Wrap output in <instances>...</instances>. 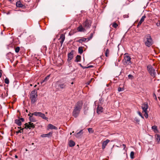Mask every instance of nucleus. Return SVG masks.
<instances>
[{
  "label": "nucleus",
  "mask_w": 160,
  "mask_h": 160,
  "mask_svg": "<svg viewBox=\"0 0 160 160\" xmlns=\"http://www.w3.org/2000/svg\"><path fill=\"white\" fill-rule=\"evenodd\" d=\"M93 66L92 65H90V66H88V67H87V68H91V67H92Z\"/></svg>",
  "instance_id": "nucleus-49"
},
{
  "label": "nucleus",
  "mask_w": 160,
  "mask_h": 160,
  "mask_svg": "<svg viewBox=\"0 0 160 160\" xmlns=\"http://www.w3.org/2000/svg\"><path fill=\"white\" fill-rule=\"evenodd\" d=\"M156 25L158 27L160 26V23L159 22H157L156 23Z\"/></svg>",
  "instance_id": "nucleus-42"
},
{
  "label": "nucleus",
  "mask_w": 160,
  "mask_h": 160,
  "mask_svg": "<svg viewBox=\"0 0 160 160\" xmlns=\"http://www.w3.org/2000/svg\"><path fill=\"white\" fill-rule=\"evenodd\" d=\"M50 76V75H49L46 77L41 82V83L42 84L43 82H47L49 79Z\"/></svg>",
  "instance_id": "nucleus-20"
},
{
  "label": "nucleus",
  "mask_w": 160,
  "mask_h": 160,
  "mask_svg": "<svg viewBox=\"0 0 160 160\" xmlns=\"http://www.w3.org/2000/svg\"><path fill=\"white\" fill-rule=\"evenodd\" d=\"M70 134L71 135L72 134V133H70Z\"/></svg>",
  "instance_id": "nucleus-64"
},
{
  "label": "nucleus",
  "mask_w": 160,
  "mask_h": 160,
  "mask_svg": "<svg viewBox=\"0 0 160 160\" xmlns=\"http://www.w3.org/2000/svg\"><path fill=\"white\" fill-rule=\"evenodd\" d=\"M33 115H32L31 116H30L29 119L30 121L32 122H35L36 121L35 118L32 116Z\"/></svg>",
  "instance_id": "nucleus-23"
},
{
  "label": "nucleus",
  "mask_w": 160,
  "mask_h": 160,
  "mask_svg": "<svg viewBox=\"0 0 160 160\" xmlns=\"http://www.w3.org/2000/svg\"><path fill=\"white\" fill-rule=\"evenodd\" d=\"M15 123L19 126H20L22 125L21 122L20 121V120L19 119L15 120Z\"/></svg>",
  "instance_id": "nucleus-21"
},
{
  "label": "nucleus",
  "mask_w": 160,
  "mask_h": 160,
  "mask_svg": "<svg viewBox=\"0 0 160 160\" xmlns=\"http://www.w3.org/2000/svg\"><path fill=\"white\" fill-rule=\"evenodd\" d=\"M32 115H35L36 116H39L42 118L43 119L47 120L48 118L45 116L44 114L40 112H36L32 114Z\"/></svg>",
  "instance_id": "nucleus-5"
},
{
  "label": "nucleus",
  "mask_w": 160,
  "mask_h": 160,
  "mask_svg": "<svg viewBox=\"0 0 160 160\" xmlns=\"http://www.w3.org/2000/svg\"><path fill=\"white\" fill-rule=\"evenodd\" d=\"M74 52V51L73 50H72L71 52L68 53V62L69 63L70 62L71 60L73 58V54Z\"/></svg>",
  "instance_id": "nucleus-8"
},
{
  "label": "nucleus",
  "mask_w": 160,
  "mask_h": 160,
  "mask_svg": "<svg viewBox=\"0 0 160 160\" xmlns=\"http://www.w3.org/2000/svg\"><path fill=\"white\" fill-rule=\"evenodd\" d=\"M138 114L142 118H144L143 116L142 115V113L140 112H138Z\"/></svg>",
  "instance_id": "nucleus-40"
},
{
  "label": "nucleus",
  "mask_w": 160,
  "mask_h": 160,
  "mask_svg": "<svg viewBox=\"0 0 160 160\" xmlns=\"http://www.w3.org/2000/svg\"><path fill=\"white\" fill-rule=\"evenodd\" d=\"M110 142V140L108 139H107L106 140L103 141L102 143V149H104L106 146L107 145L108 143Z\"/></svg>",
  "instance_id": "nucleus-11"
},
{
  "label": "nucleus",
  "mask_w": 160,
  "mask_h": 160,
  "mask_svg": "<svg viewBox=\"0 0 160 160\" xmlns=\"http://www.w3.org/2000/svg\"><path fill=\"white\" fill-rule=\"evenodd\" d=\"M84 39H85V40H86V39H86V38H85Z\"/></svg>",
  "instance_id": "nucleus-60"
},
{
  "label": "nucleus",
  "mask_w": 160,
  "mask_h": 160,
  "mask_svg": "<svg viewBox=\"0 0 160 160\" xmlns=\"http://www.w3.org/2000/svg\"><path fill=\"white\" fill-rule=\"evenodd\" d=\"M5 83L7 84H8L9 82V79L6 78L4 80Z\"/></svg>",
  "instance_id": "nucleus-32"
},
{
  "label": "nucleus",
  "mask_w": 160,
  "mask_h": 160,
  "mask_svg": "<svg viewBox=\"0 0 160 160\" xmlns=\"http://www.w3.org/2000/svg\"><path fill=\"white\" fill-rule=\"evenodd\" d=\"M22 132L21 131V130H18V131L16 132V133L17 134H18L19 133H22Z\"/></svg>",
  "instance_id": "nucleus-44"
},
{
  "label": "nucleus",
  "mask_w": 160,
  "mask_h": 160,
  "mask_svg": "<svg viewBox=\"0 0 160 160\" xmlns=\"http://www.w3.org/2000/svg\"><path fill=\"white\" fill-rule=\"evenodd\" d=\"M131 58L128 56H126L122 60L123 63L124 64L128 65L131 63Z\"/></svg>",
  "instance_id": "nucleus-6"
},
{
  "label": "nucleus",
  "mask_w": 160,
  "mask_h": 160,
  "mask_svg": "<svg viewBox=\"0 0 160 160\" xmlns=\"http://www.w3.org/2000/svg\"><path fill=\"white\" fill-rule=\"evenodd\" d=\"M118 26V24L116 22L113 23L112 24V27L116 28Z\"/></svg>",
  "instance_id": "nucleus-33"
},
{
  "label": "nucleus",
  "mask_w": 160,
  "mask_h": 160,
  "mask_svg": "<svg viewBox=\"0 0 160 160\" xmlns=\"http://www.w3.org/2000/svg\"><path fill=\"white\" fill-rule=\"evenodd\" d=\"M126 54H127V53H125L124 55H125Z\"/></svg>",
  "instance_id": "nucleus-62"
},
{
  "label": "nucleus",
  "mask_w": 160,
  "mask_h": 160,
  "mask_svg": "<svg viewBox=\"0 0 160 160\" xmlns=\"http://www.w3.org/2000/svg\"><path fill=\"white\" fill-rule=\"evenodd\" d=\"M141 24H142V23L141 22H139L137 26L138 27Z\"/></svg>",
  "instance_id": "nucleus-45"
},
{
  "label": "nucleus",
  "mask_w": 160,
  "mask_h": 160,
  "mask_svg": "<svg viewBox=\"0 0 160 160\" xmlns=\"http://www.w3.org/2000/svg\"><path fill=\"white\" fill-rule=\"evenodd\" d=\"M63 41H61L60 43H61V44H62V43L63 42Z\"/></svg>",
  "instance_id": "nucleus-51"
},
{
  "label": "nucleus",
  "mask_w": 160,
  "mask_h": 160,
  "mask_svg": "<svg viewBox=\"0 0 160 160\" xmlns=\"http://www.w3.org/2000/svg\"><path fill=\"white\" fill-rule=\"evenodd\" d=\"M91 22L90 20L87 19L83 23V27L86 29L89 28L91 26Z\"/></svg>",
  "instance_id": "nucleus-7"
},
{
  "label": "nucleus",
  "mask_w": 160,
  "mask_h": 160,
  "mask_svg": "<svg viewBox=\"0 0 160 160\" xmlns=\"http://www.w3.org/2000/svg\"><path fill=\"white\" fill-rule=\"evenodd\" d=\"M93 33H91L90 34V36L89 37L87 38V39H88V40H90V39H91L93 37Z\"/></svg>",
  "instance_id": "nucleus-37"
},
{
  "label": "nucleus",
  "mask_w": 160,
  "mask_h": 160,
  "mask_svg": "<svg viewBox=\"0 0 160 160\" xmlns=\"http://www.w3.org/2000/svg\"><path fill=\"white\" fill-rule=\"evenodd\" d=\"M82 102L80 101L78 102L75 105L72 113L73 116L75 117L76 118L78 116L82 108Z\"/></svg>",
  "instance_id": "nucleus-1"
},
{
  "label": "nucleus",
  "mask_w": 160,
  "mask_h": 160,
  "mask_svg": "<svg viewBox=\"0 0 160 160\" xmlns=\"http://www.w3.org/2000/svg\"><path fill=\"white\" fill-rule=\"evenodd\" d=\"M79 40H82V39H79Z\"/></svg>",
  "instance_id": "nucleus-61"
},
{
  "label": "nucleus",
  "mask_w": 160,
  "mask_h": 160,
  "mask_svg": "<svg viewBox=\"0 0 160 160\" xmlns=\"http://www.w3.org/2000/svg\"><path fill=\"white\" fill-rule=\"evenodd\" d=\"M155 138L157 141L159 143L160 140V135L158 134H156L155 135Z\"/></svg>",
  "instance_id": "nucleus-24"
},
{
  "label": "nucleus",
  "mask_w": 160,
  "mask_h": 160,
  "mask_svg": "<svg viewBox=\"0 0 160 160\" xmlns=\"http://www.w3.org/2000/svg\"><path fill=\"white\" fill-rule=\"evenodd\" d=\"M74 132V131H73V132H72V133H73Z\"/></svg>",
  "instance_id": "nucleus-63"
},
{
  "label": "nucleus",
  "mask_w": 160,
  "mask_h": 160,
  "mask_svg": "<svg viewBox=\"0 0 160 160\" xmlns=\"http://www.w3.org/2000/svg\"><path fill=\"white\" fill-rule=\"evenodd\" d=\"M82 41H80V40H79L78 41L79 42H81Z\"/></svg>",
  "instance_id": "nucleus-58"
},
{
  "label": "nucleus",
  "mask_w": 160,
  "mask_h": 160,
  "mask_svg": "<svg viewBox=\"0 0 160 160\" xmlns=\"http://www.w3.org/2000/svg\"><path fill=\"white\" fill-rule=\"evenodd\" d=\"M48 128L49 129H50L55 130L58 129L57 127L51 124H49L48 125Z\"/></svg>",
  "instance_id": "nucleus-16"
},
{
  "label": "nucleus",
  "mask_w": 160,
  "mask_h": 160,
  "mask_svg": "<svg viewBox=\"0 0 160 160\" xmlns=\"http://www.w3.org/2000/svg\"><path fill=\"white\" fill-rule=\"evenodd\" d=\"M37 97L36 91L35 90L32 91L30 95V98L32 103H34L36 102Z\"/></svg>",
  "instance_id": "nucleus-4"
},
{
  "label": "nucleus",
  "mask_w": 160,
  "mask_h": 160,
  "mask_svg": "<svg viewBox=\"0 0 160 160\" xmlns=\"http://www.w3.org/2000/svg\"><path fill=\"white\" fill-rule=\"evenodd\" d=\"M136 121L137 122H139V120H138V119H137L136 120Z\"/></svg>",
  "instance_id": "nucleus-56"
},
{
  "label": "nucleus",
  "mask_w": 160,
  "mask_h": 160,
  "mask_svg": "<svg viewBox=\"0 0 160 160\" xmlns=\"http://www.w3.org/2000/svg\"><path fill=\"white\" fill-rule=\"evenodd\" d=\"M65 35L63 34H61L60 35V38L59 39V40H64Z\"/></svg>",
  "instance_id": "nucleus-26"
},
{
  "label": "nucleus",
  "mask_w": 160,
  "mask_h": 160,
  "mask_svg": "<svg viewBox=\"0 0 160 160\" xmlns=\"http://www.w3.org/2000/svg\"><path fill=\"white\" fill-rule=\"evenodd\" d=\"M153 96L155 98V99L156 100H157V98L156 96V95L154 93L153 94Z\"/></svg>",
  "instance_id": "nucleus-47"
},
{
  "label": "nucleus",
  "mask_w": 160,
  "mask_h": 160,
  "mask_svg": "<svg viewBox=\"0 0 160 160\" xmlns=\"http://www.w3.org/2000/svg\"><path fill=\"white\" fill-rule=\"evenodd\" d=\"M133 77V76L131 74H129L128 75V77L129 79H132Z\"/></svg>",
  "instance_id": "nucleus-39"
},
{
  "label": "nucleus",
  "mask_w": 160,
  "mask_h": 160,
  "mask_svg": "<svg viewBox=\"0 0 160 160\" xmlns=\"http://www.w3.org/2000/svg\"><path fill=\"white\" fill-rule=\"evenodd\" d=\"M145 112V114H144V116H145V117L146 118H148V112Z\"/></svg>",
  "instance_id": "nucleus-38"
},
{
  "label": "nucleus",
  "mask_w": 160,
  "mask_h": 160,
  "mask_svg": "<svg viewBox=\"0 0 160 160\" xmlns=\"http://www.w3.org/2000/svg\"><path fill=\"white\" fill-rule=\"evenodd\" d=\"M85 28H83L82 25L79 26L77 28V30L79 32H84L85 30Z\"/></svg>",
  "instance_id": "nucleus-17"
},
{
  "label": "nucleus",
  "mask_w": 160,
  "mask_h": 160,
  "mask_svg": "<svg viewBox=\"0 0 160 160\" xmlns=\"http://www.w3.org/2000/svg\"><path fill=\"white\" fill-rule=\"evenodd\" d=\"M32 113H30L29 114H28V116H29L30 117V116L32 115Z\"/></svg>",
  "instance_id": "nucleus-55"
},
{
  "label": "nucleus",
  "mask_w": 160,
  "mask_h": 160,
  "mask_svg": "<svg viewBox=\"0 0 160 160\" xmlns=\"http://www.w3.org/2000/svg\"><path fill=\"white\" fill-rule=\"evenodd\" d=\"M148 69L151 75L154 77L156 76V72L154 68L151 65H148Z\"/></svg>",
  "instance_id": "nucleus-3"
},
{
  "label": "nucleus",
  "mask_w": 160,
  "mask_h": 160,
  "mask_svg": "<svg viewBox=\"0 0 160 160\" xmlns=\"http://www.w3.org/2000/svg\"><path fill=\"white\" fill-rule=\"evenodd\" d=\"M78 52L80 54H82L83 52L82 48V47H79L78 48Z\"/></svg>",
  "instance_id": "nucleus-27"
},
{
  "label": "nucleus",
  "mask_w": 160,
  "mask_h": 160,
  "mask_svg": "<svg viewBox=\"0 0 160 160\" xmlns=\"http://www.w3.org/2000/svg\"><path fill=\"white\" fill-rule=\"evenodd\" d=\"M88 130L89 133H92L94 132L92 128H89L88 129Z\"/></svg>",
  "instance_id": "nucleus-30"
},
{
  "label": "nucleus",
  "mask_w": 160,
  "mask_h": 160,
  "mask_svg": "<svg viewBox=\"0 0 160 160\" xmlns=\"http://www.w3.org/2000/svg\"><path fill=\"white\" fill-rule=\"evenodd\" d=\"M1 71H2V70H1L0 71V78L1 77H2V73L1 72Z\"/></svg>",
  "instance_id": "nucleus-48"
},
{
  "label": "nucleus",
  "mask_w": 160,
  "mask_h": 160,
  "mask_svg": "<svg viewBox=\"0 0 160 160\" xmlns=\"http://www.w3.org/2000/svg\"><path fill=\"white\" fill-rule=\"evenodd\" d=\"M145 43L146 46L150 47L153 44V42L152 41H146Z\"/></svg>",
  "instance_id": "nucleus-15"
},
{
  "label": "nucleus",
  "mask_w": 160,
  "mask_h": 160,
  "mask_svg": "<svg viewBox=\"0 0 160 160\" xmlns=\"http://www.w3.org/2000/svg\"><path fill=\"white\" fill-rule=\"evenodd\" d=\"M20 50V48L19 47H17L15 49V51L16 52L18 53V52Z\"/></svg>",
  "instance_id": "nucleus-34"
},
{
  "label": "nucleus",
  "mask_w": 160,
  "mask_h": 160,
  "mask_svg": "<svg viewBox=\"0 0 160 160\" xmlns=\"http://www.w3.org/2000/svg\"><path fill=\"white\" fill-rule=\"evenodd\" d=\"M69 146L70 147L74 146L75 145V143L72 140H70L69 143Z\"/></svg>",
  "instance_id": "nucleus-22"
},
{
  "label": "nucleus",
  "mask_w": 160,
  "mask_h": 160,
  "mask_svg": "<svg viewBox=\"0 0 160 160\" xmlns=\"http://www.w3.org/2000/svg\"><path fill=\"white\" fill-rule=\"evenodd\" d=\"M73 82H72L71 83V84H73Z\"/></svg>",
  "instance_id": "nucleus-59"
},
{
  "label": "nucleus",
  "mask_w": 160,
  "mask_h": 160,
  "mask_svg": "<svg viewBox=\"0 0 160 160\" xmlns=\"http://www.w3.org/2000/svg\"><path fill=\"white\" fill-rule=\"evenodd\" d=\"M143 111L144 112H147L148 108V105L147 102H145L143 104L142 106Z\"/></svg>",
  "instance_id": "nucleus-10"
},
{
  "label": "nucleus",
  "mask_w": 160,
  "mask_h": 160,
  "mask_svg": "<svg viewBox=\"0 0 160 160\" xmlns=\"http://www.w3.org/2000/svg\"><path fill=\"white\" fill-rule=\"evenodd\" d=\"M83 130H81L75 134V136L77 138H80L83 133Z\"/></svg>",
  "instance_id": "nucleus-12"
},
{
  "label": "nucleus",
  "mask_w": 160,
  "mask_h": 160,
  "mask_svg": "<svg viewBox=\"0 0 160 160\" xmlns=\"http://www.w3.org/2000/svg\"><path fill=\"white\" fill-rule=\"evenodd\" d=\"M52 132H50L47 134H43L42 135H41V137L42 138L46 137H49L52 136Z\"/></svg>",
  "instance_id": "nucleus-13"
},
{
  "label": "nucleus",
  "mask_w": 160,
  "mask_h": 160,
  "mask_svg": "<svg viewBox=\"0 0 160 160\" xmlns=\"http://www.w3.org/2000/svg\"><path fill=\"white\" fill-rule=\"evenodd\" d=\"M83 68H88L87 67H83Z\"/></svg>",
  "instance_id": "nucleus-57"
},
{
  "label": "nucleus",
  "mask_w": 160,
  "mask_h": 160,
  "mask_svg": "<svg viewBox=\"0 0 160 160\" xmlns=\"http://www.w3.org/2000/svg\"><path fill=\"white\" fill-rule=\"evenodd\" d=\"M152 128L154 130H157V127L156 126L154 125V126H152Z\"/></svg>",
  "instance_id": "nucleus-36"
},
{
  "label": "nucleus",
  "mask_w": 160,
  "mask_h": 160,
  "mask_svg": "<svg viewBox=\"0 0 160 160\" xmlns=\"http://www.w3.org/2000/svg\"><path fill=\"white\" fill-rule=\"evenodd\" d=\"M25 128H29L31 129V128H34V125L33 123H31V122H29L28 123H26L25 124Z\"/></svg>",
  "instance_id": "nucleus-9"
},
{
  "label": "nucleus",
  "mask_w": 160,
  "mask_h": 160,
  "mask_svg": "<svg viewBox=\"0 0 160 160\" xmlns=\"http://www.w3.org/2000/svg\"><path fill=\"white\" fill-rule=\"evenodd\" d=\"M145 39H146V40H151L152 38L150 35L149 34H148L146 36Z\"/></svg>",
  "instance_id": "nucleus-25"
},
{
  "label": "nucleus",
  "mask_w": 160,
  "mask_h": 160,
  "mask_svg": "<svg viewBox=\"0 0 160 160\" xmlns=\"http://www.w3.org/2000/svg\"><path fill=\"white\" fill-rule=\"evenodd\" d=\"M141 24H142V23L141 22H139L137 26L138 27Z\"/></svg>",
  "instance_id": "nucleus-46"
},
{
  "label": "nucleus",
  "mask_w": 160,
  "mask_h": 160,
  "mask_svg": "<svg viewBox=\"0 0 160 160\" xmlns=\"http://www.w3.org/2000/svg\"><path fill=\"white\" fill-rule=\"evenodd\" d=\"M79 64L81 67H82V68H83V66L81 64L79 63Z\"/></svg>",
  "instance_id": "nucleus-52"
},
{
  "label": "nucleus",
  "mask_w": 160,
  "mask_h": 160,
  "mask_svg": "<svg viewBox=\"0 0 160 160\" xmlns=\"http://www.w3.org/2000/svg\"><path fill=\"white\" fill-rule=\"evenodd\" d=\"M19 119L20 120V121H21L22 122L24 121V119L23 118H20Z\"/></svg>",
  "instance_id": "nucleus-43"
},
{
  "label": "nucleus",
  "mask_w": 160,
  "mask_h": 160,
  "mask_svg": "<svg viewBox=\"0 0 160 160\" xmlns=\"http://www.w3.org/2000/svg\"><path fill=\"white\" fill-rule=\"evenodd\" d=\"M18 128H19V129H20L21 130H22L23 129V128L22 129H21V127H18Z\"/></svg>",
  "instance_id": "nucleus-53"
},
{
  "label": "nucleus",
  "mask_w": 160,
  "mask_h": 160,
  "mask_svg": "<svg viewBox=\"0 0 160 160\" xmlns=\"http://www.w3.org/2000/svg\"><path fill=\"white\" fill-rule=\"evenodd\" d=\"M134 152L133 151H132L131 153H130V158H131V159H133L134 157Z\"/></svg>",
  "instance_id": "nucleus-29"
},
{
  "label": "nucleus",
  "mask_w": 160,
  "mask_h": 160,
  "mask_svg": "<svg viewBox=\"0 0 160 160\" xmlns=\"http://www.w3.org/2000/svg\"><path fill=\"white\" fill-rule=\"evenodd\" d=\"M16 5L17 7L21 8L23 7V5L22 4L21 2L18 1L16 2Z\"/></svg>",
  "instance_id": "nucleus-19"
},
{
  "label": "nucleus",
  "mask_w": 160,
  "mask_h": 160,
  "mask_svg": "<svg viewBox=\"0 0 160 160\" xmlns=\"http://www.w3.org/2000/svg\"><path fill=\"white\" fill-rule=\"evenodd\" d=\"M109 51L108 49H107L106 50L105 55L106 57H108L109 56Z\"/></svg>",
  "instance_id": "nucleus-28"
},
{
  "label": "nucleus",
  "mask_w": 160,
  "mask_h": 160,
  "mask_svg": "<svg viewBox=\"0 0 160 160\" xmlns=\"http://www.w3.org/2000/svg\"><path fill=\"white\" fill-rule=\"evenodd\" d=\"M15 158H18V157L17 155H15Z\"/></svg>",
  "instance_id": "nucleus-54"
},
{
  "label": "nucleus",
  "mask_w": 160,
  "mask_h": 160,
  "mask_svg": "<svg viewBox=\"0 0 160 160\" xmlns=\"http://www.w3.org/2000/svg\"><path fill=\"white\" fill-rule=\"evenodd\" d=\"M99 102H100V103H101L102 101V99L101 100L100 99L99 100Z\"/></svg>",
  "instance_id": "nucleus-50"
},
{
  "label": "nucleus",
  "mask_w": 160,
  "mask_h": 160,
  "mask_svg": "<svg viewBox=\"0 0 160 160\" xmlns=\"http://www.w3.org/2000/svg\"><path fill=\"white\" fill-rule=\"evenodd\" d=\"M146 18V16H143L141 18V19L140 21H139L140 22H141L142 23V22L144 21V19L145 18Z\"/></svg>",
  "instance_id": "nucleus-31"
},
{
  "label": "nucleus",
  "mask_w": 160,
  "mask_h": 160,
  "mask_svg": "<svg viewBox=\"0 0 160 160\" xmlns=\"http://www.w3.org/2000/svg\"><path fill=\"white\" fill-rule=\"evenodd\" d=\"M81 57L79 55H77L75 58V62H80L81 61Z\"/></svg>",
  "instance_id": "nucleus-18"
},
{
  "label": "nucleus",
  "mask_w": 160,
  "mask_h": 160,
  "mask_svg": "<svg viewBox=\"0 0 160 160\" xmlns=\"http://www.w3.org/2000/svg\"><path fill=\"white\" fill-rule=\"evenodd\" d=\"M124 90V89L123 88H121V87H119L118 88V91L119 92L122 91H123Z\"/></svg>",
  "instance_id": "nucleus-35"
},
{
  "label": "nucleus",
  "mask_w": 160,
  "mask_h": 160,
  "mask_svg": "<svg viewBox=\"0 0 160 160\" xmlns=\"http://www.w3.org/2000/svg\"><path fill=\"white\" fill-rule=\"evenodd\" d=\"M122 146L123 147V149L125 151H126V150L125 149V148H126V146L124 144H123Z\"/></svg>",
  "instance_id": "nucleus-41"
},
{
  "label": "nucleus",
  "mask_w": 160,
  "mask_h": 160,
  "mask_svg": "<svg viewBox=\"0 0 160 160\" xmlns=\"http://www.w3.org/2000/svg\"><path fill=\"white\" fill-rule=\"evenodd\" d=\"M66 85L65 83H63L61 81H58L55 82V87L58 90L60 91L65 89Z\"/></svg>",
  "instance_id": "nucleus-2"
},
{
  "label": "nucleus",
  "mask_w": 160,
  "mask_h": 160,
  "mask_svg": "<svg viewBox=\"0 0 160 160\" xmlns=\"http://www.w3.org/2000/svg\"><path fill=\"white\" fill-rule=\"evenodd\" d=\"M103 111V108L102 107H100L99 105L98 106L97 108V112L98 114H100Z\"/></svg>",
  "instance_id": "nucleus-14"
}]
</instances>
